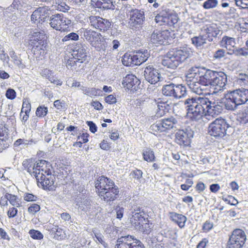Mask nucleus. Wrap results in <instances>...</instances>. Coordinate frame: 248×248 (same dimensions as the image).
Segmentation results:
<instances>
[{"label": "nucleus", "instance_id": "nucleus-1", "mask_svg": "<svg viewBox=\"0 0 248 248\" xmlns=\"http://www.w3.org/2000/svg\"><path fill=\"white\" fill-rule=\"evenodd\" d=\"M96 192L102 200L107 202L116 200L119 195V188L110 179L101 176L94 182Z\"/></svg>", "mask_w": 248, "mask_h": 248}, {"label": "nucleus", "instance_id": "nucleus-2", "mask_svg": "<svg viewBox=\"0 0 248 248\" xmlns=\"http://www.w3.org/2000/svg\"><path fill=\"white\" fill-rule=\"evenodd\" d=\"M209 99L206 97H192L184 102L187 116L193 121L198 122L203 116H206V109L209 105Z\"/></svg>", "mask_w": 248, "mask_h": 248}, {"label": "nucleus", "instance_id": "nucleus-3", "mask_svg": "<svg viewBox=\"0 0 248 248\" xmlns=\"http://www.w3.org/2000/svg\"><path fill=\"white\" fill-rule=\"evenodd\" d=\"M191 55L192 51L188 48L172 49L166 54L165 58L162 61V64L167 68L174 70Z\"/></svg>", "mask_w": 248, "mask_h": 248}, {"label": "nucleus", "instance_id": "nucleus-4", "mask_svg": "<svg viewBox=\"0 0 248 248\" xmlns=\"http://www.w3.org/2000/svg\"><path fill=\"white\" fill-rule=\"evenodd\" d=\"M248 101V89L241 88L232 91L225 96L223 104L227 110H234L239 105Z\"/></svg>", "mask_w": 248, "mask_h": 248}, {"label": "nucleus", "instance_id": "nucleus-5", "mask_svg": "<svg viewBox=\"0 0 248 248\" xmlns=\"http://www.w3.org/2000/svg\"><path fill=\"white\" fill-rule=\"evenodd\" d=\"M232 127L226 120L217 118L211 123L208 126V133L216 138L220 139L229 135Z\"/></svg>", "mask_w": 248, "mask_h": 248}, {"label": "nucleus", "instance_id": "nucleus-6", "mask_svg": "<svg viewBox=\"0 0 248 248\" xmlns=\"http://www.w3.org/2000/svg\"><path fill=\"white\" fill-rule=\"evenodd\" d=\"M161 91L164 95L176 99L185 97L187 92L185 86L172 83L163 85Z\"/></svg>", "mask_w": 248, "mask_h": 248}, {"label": "nucleus", "instance_id": "nucleus-7", "mask_svg": "<svg viewBox=\"0 0 248 248\" xmlns=\"http://www.w3.org/2000/svg\"><path fill=\"white\" fill-rule=\"evenodd\" d=\"M191 71L194 72L195 76L200 78L202 84L205 87L212 88L217 71L206 69L204 67L191 68Z\"/></svg>", "mask_w": 248, "mask_h": 248}, {"label": "nucleus", "instance_id": "nucleus-8", "mask_svg": "<svg viewBox=\"0 0 248 248\" xmlns=\"http://www.w3.org/2000/svg\"><path fill=\"white\" fill-rule=\"evenodd\" d=\"M180 126L178 119L170 116L165 118L151 126V129L154 131L165 132L173 128H178Z\"/></svg>", "mask_w": 248, "mask_h": 248}, {"label": "nucleus", "instance_id": "nucleus-9", "mask_svg": "<svg viewBox=\"0 0 248 248\" xmlns=\"http://www.w3.org/2000/svg\"><path fill=\"white\" fill-rule=\"evenodd\" d=\"M49 21L51 27L57 31H64L72 26L71 20L62 14L52 15Z\"/></svg>", "mask_w": 248, "mask_h": 248}, {"label": "nucleus", "instance_id": "nucleus-10", "mask_svg": "<svg viewBox=\"0 0 248 248\" xmlns=\"http://www.w3.org/2000/svg\"><path fill=\"white\" fill-rule=\"evenodd\" d=\"M131 217L130 221L131 224L135 228L145 221H148L149 215L145 208L138 205H133L131 208Z\"/></svg>", "mask_w": 248, "mask_h": 248}, {"label": "nucleus", "instance_id": "nucleus-11", "mask_svg": "<svg viewBox=\"0 0 248 248\" xmlns=\"http://www.w3.org/2000/svg\"><path fill=\"white\" fill-rule=\"evenodd\" d=\"M34 39L31 51L36 58L42 59L47 52V42L44 33L38 32Z\"/></svg>", "mask_w": 248, "mask_h": 248}, {"label": "nucleus", "instance_id": "nucleus-12", "mask_svg": "<svg viewBox=\"0 0 248 248\" xmlns=\"http://www.w3.org/2000/svg\"><path fill=\"white\" fill-rule=\"evenodd\" d=\"M189 70L186 76V81L187 85L191 91L197 94L201 95L203 93V91L206 89L205 86L202 84L200 78L195 76L194 72Z\"/></svg>", "mask_w": 248, "mask_h": 248}, {"label": "nucleus", "instance_id": "nucleus-13", "mask_svg": "<svg viewBox=\"0 0 248 248\" xmlns=\"http://www.w3.org/2000/svg\"><path fill=\"white\" fill-rule=\"evenodd\" d=\"M247 238L245 232L241 229L234 230L230 236L227 248H242L244 245Z\"/></svg>", "mask_w": 248, "mask_h": 248}, {"label": "nucleus", "instance_id": "nucleus-14", "mask_svg": "<svg viewBox=\"0 0 248 248\" xmlns=\"http://www.w3.org/2000/svg\"><path fill=\"white\" fill-rule=\"evenodd\" d=\"M39 186H42L44 189L53 190L54 189V181L55 177L51 174L49 170H45V173L43 172L36 177Z\"/></svg>", "mask_w": 248, "mask_h": 248}, {"label": "nucleus", "instance_id": "nucleus-15", "mask_svg": "<svg viewBox=\"0 0 248 248\" xmlns=\"http://www.w3.org/2000/svg\"><path fill=\"white\" fill-rule=\"evenodd\" d=\"M115 248H145L143 244L131 235L123 236L118 238Z\"/></svg>", "mask_w": 248, "mask_h": 248}, {"label": "nucleus", "instance_id": "nucleus-16", "mask_svg": "<svg viewBox=\"0 0 248 248\" xmlns=\"http://www.w3.org/2000/svg\"><path fill=\"white\" fill-rule=\"evenodd\" d=\"M156 23L160 25H167L169 26H173L178 22V17L170 10H163L155 17Z\"/></svg>", "mask_w": 248, "mask_h": 248}, {"label": "nucleus", "instance_id": "nucleus-17", "mask_svg": "<svg viewBox=\"0 0 248 248\" xmlns=\"http://www.w3.org/2000/svg\"><path fill=\"white\" fill-rule=\"evenodd\" d=\"M194 134V131L189 126L184 129L179 130L175 134L176 142L181 146H188Z\"/></svg>", "mask_w": 248, "mask_h": 248}, {"label": "nucleus", "instance_id": "nucleus-18", "mask_svg": "<svg viewBox=\"0 0 248 248\" xmlns=\"http://www.w3.org/2000/svg\"><path fill=\"white\" fill-rule=\"evenodd\" d=\"M89 22L93 28L102 32L107 31L112 26L110 21L99 16H90Z\"/></svg>", "mask_w": 248, "mask_h": 248}, {"label": "nucleus", "instance_id": "nucleus-19", "mask_svg": "<svg viewBox=\"0 0 248 248\" xmlns=\"http://www.w3.org/2000/svg\"><path fill=\"white\" fill-rule=\"evenodd\" d=\"M129 16V24L132 27H136L143 23L144 13L142 10L138 9H132L128 12Z\"/></svg>", "mask_w": 248, "mask_h": 248}, {"label": "nucleus", "instance_id": "nucleus-20", "mask_svg": "<svg viewBox=\"0 0 248 248\" xmlns=\"http://www.w3.org/2000/svg\"><path fill=\"white\" fill-rule=\"evenodd\" d=\"M144 76L145 79L152 84L156 83L161 78V75L158 70L151 65L145 68Z\"/></svg>", "mask_w": 248, "mask_h": 248}, {"label": "nucleus", "instance_id": "nucleus-21", "mask_svg": "<svg viewBox=\"0 0 248 248\" xmlns=\"http://www.w3.org/2000/svg\"><path fill=\"white\" fill-rule=\"evenodd\" d=\"M49 15L47 7H40L33 11L31 16V20L34 23L44 22L48 17Z\"/></svg>", "mask_w": 248, "mask_h": 248}, {"label": "nucleus", "instance_id": "nucleus-22", "mask_svg": "<svg viewBox=\"0 0 248 248\" xmlns=\"http://www.w3.org/2000/svg\"><path fill=\"white\" fill-rule=\"evenodd\" d=\"M202 31L207 41L212 42L214 41V39L221 32V31L216 24H213L204 27Z\"/></svg>", "mask_w": 248, "mask_h": 248}, {"label": "nucleus", "instance_id": "nucleus-23", "mask_svg": "<svg viewBox=\"0 0 248 248\" xmlns=\"http://www.w3.org/2000/svg\"><path fill=\"white\" fill-rule=\"evenodd\" d=\"M227 82V77L226 74L223 72H217L215 81L212 84V88L216 91H214V93H216L218 91L222 90L225 88Z\"/></svg>", "mask_w": 248, "mask_h": 248}, {"label": "nucleus", "instance_id": "nucleus-24", "mask_svg": "<svg viewBox=\"0 0 248 248\" xmlns=\"http://www.w3.org/2000/svg\"><path fill=\"white\" fill-rule=\"evenodd\" d=\"M72 55L79 61V63H82L86 60L87 57L86 47L84 44L76 43L72 48Z\"/></svg>", "mask_w": 248, "mask_h": 248}, {"label": "nucleus", "instance_id": "nucleus-25", "mask_svg": "<svg viewBox=\"0 0 248 248\" xmlns=\"http://www.w3.org/2000/svg\"><path fill=\"white\" fill-rule=\"evenodd\" d=\"M140 83V80L135 76L128 74L124 78L122 84L128 90L136 91Z\"/></svg>", "mask_w": 248, "mask_h": 248}, {"label": "nucleus", "instance_id": "nucleus-26", "mask_svg": "<svg viewBox=\"0 0 248 248\" xmlns=\"http://www.w3.org/2000/svg\"><path fill=\"white\" fill-rule=\"evenodd\" d=\"M83 36L87 41L89 42L92 46L96 45L101 41V34L91 29H85L83 31Z\"/></svg>", "mask_w": 248, "mask_h": 248}, {"label": "nucleus", "instance_id": "nucleus-27", "mask_svg": "<svg viewBox=\"0 0 248 248\" xmlns=\"http://www.w3.org/2000/svg\"><path fill=\"white\" fill-rule=\"evenodd\" d=\"M209 104V103H207ZM207 107L206 109V116L216 117L223 110L222 107L215 102H212L209 100V105Z\"/></svg>", "mask_w": 248, "mask_h": 248}, {"label": "nucleus", "instance_id": "nucleus-28", "mask_svg": "<svg viewBox=\"0 0 248 248\" xmlns=\"http://www.w3.org/2000/svg\"><path fill=\"white\" fill-rule=\"evenodd\" d=\"M167 36L164 31L155 30L151 36V41L153 44H163L166 40Z\"/></svg>", "mask_w": 248, "mask_h": 248}, {"label": "nucleus", "instance_id": "nucleus-29", "mask_svg": "<svg viewBox=\"0 0 248 248\" xmlns=\"http://www.w3.org/2000/svg\"><path fill=\"white\" fill-rule=\"evenodd\" d=\"M235 38L228 36H224L219 42V45L221 47L226 48L232 51L235 48Z\"/></svg>", "mask_w": 248, "mask_h": 248}, {"label": "nucleus", "instance_id": "nucleus-30", "mask_svg": "<svg viewBox=\"0 0 248 248\" xmlns=\"http://www.w3.org/2000/svg\"><path fill=\"white\" fill-rule=\"evenodd\" d=\"M135 57L134 60H135V65H140L143 62H146L148 59L149 54L147 50H144L143 51H138L134 54Z\"/></svg>", "mask_w": 248, "mask_h": 248}, {"label": "nucleus", "instance_id": "nucleus-31", "mask_svg": "<svg viewBox=\"0 0 248 248\" xmlns=\"http://www.w3.org/2000/svg\"><path fill=\"white\" fill-rule=\"evenodd\" d=\"M170 217L172 221L177 224L180 228H183L185 227L187 220L186 216L182 214L172 213H171Z\"/></svg>", "mask_w": 248, "mask_h": 248}, {"label": "nucleus", "instance_id": "nucleus-32", "mask_svg": "<svg viewBox=\"0 0 248 248\" xmlns=\"http://www.w3.org/2000/svg\"><path fill=\"white\" fill-rule=\"evenodd\" d=\"M191 40L192 44L197 48H201L202 46L208 42L202 32L199 36L193 37Z\"/></svg>", "mask_w": 248, "mask_h": 248}, {"label": "nucleus", "instance_id": "nucleus-33", "mask_svg": "<svg viewBox=\"0 0 248 248\" xmlns=\"http://www.w3.org/2000/svg\"><path fill=\"white\" fill-rule=\"evenodd\" d=\"M6 130L4 126L0 125V144H1V142H3L5 148L8 147L10 141Z\"/></svg>", "mask_w": 248, "mask_h": 248}, {"label": "nucleus", "instance_id": "nucleus-34", "mask_svg": "<svg viewBox=\"0 0 248 248\" xmlns=\"http://www.w3.org/2000/svg\"><path fill=\"white\" fill-rule=\"evenodd\" d=\"M157 108V111L156 113L157 117H161L164 116L169 110V105L164 102H158Z\"/></svg>", "mask_w": 248, "mask_h": 248}, {"label": "nucleus", "instance_id": "nucleus-35", "mask_svg": "<svg viewBox=\"0 0 248 248\" xmlns=\"http://www.w3.org/2000/svg\"><path fill=\"white\" fill-rule=\"evenodd\" d=\"M9 55L13 59L14 64L19 68L23 69L26 68V65L22 63L21 59L18 57L13 49L9 51Z\"/></svg>", "mask_w": 248, "mask_h": 248}, {"label": "nucleus", "instance_id": "nucleus-36", "mask_svg": "<svg viewBox=\"0 0 248 248\" xmlns=\"http://www.w3.org/2000/svg\"><path fill=\"white\" fill-rule=\"evenodd\" d=\"M80 89L85 94L90 97L99 95L101 92L99 89L95 88H88L84 86H81Z\"/></svg>", "mask_w": 248, "mask_h": 248}, {"label": "nucleus", "instance_id": "nucleus-37", "mask_svg": "<svg viewBox=\"0 0 248 248\" xmlns=\"http://www.w3.org/2000/svg\"><path fill=\"white\" fill-rule=\"evenodd\" d=\"M134 57H135L134 54L131 55L130 53H125L123 57V64L126 66H131L132 64L135 65L136 62L134 60Z\"/></svg>", "mask_w": 248, "mask_h": 248}, {"label": "nucleus", "instance_id": "nucleus-38", "mask_svg": "<svg viewBox=\"0 0 248 248\" xmlns=\"http://www.w3.org/2000/svg\"><path fill=\"white\" fill-rule=\"evenodd\" d=\"M142 155L144 160L152 162L155 160L154 152L151 149L146 148L143 151Z\"/></svg>", "mask_w": 248, "mask_h": 248}, {"label": "nucleus", "instance_id": "nucleus-39", "mask_svg": "<svg viewBox=\"0 0 248 248\" xmlns=\"http://www.w3.org/2000/svg\"><path fill=\"white\" fill-rule=\"evenodd\" d=\"M36 166V163L34 162V160L31 159V162L27 169V171L30 173L31 176H34L35 178L37 177L38 175L40 174L39 171H38L35 168Z\"/></svg>", "mask_w": 248, "mask_h": 248}, {"label": "nucleus", "instance_id": "nucleus-40", "mask_svg": "<svg viewBox=\"0 0 248 248\" xmlns=\"http://www.w3.org/2000/svg\"><path fill=\"white\" fill-rule=\"evenodd\" d=\"M149 221L148 219V221H145L136 228L144 233L149 234L151 231L152 225V224H149Z\"/></svg>", "mask_w": 248, "mask_h": 248}, {"label": "nucleus", "instance_id": "nucleus-41", "mask_svg": "<svg viewBox=\"0 0 248 248\" xmlns=\"http://www.w3.org/2000/svg\"><path fill=\"white\" fill-rule=\"evenodd\" d=\"M230 54H233L236 56H248V48L243 47L241 48H234L233 49L232 52Z\"/></svg>", "mask_w": 248, "mask_h": 248}, {"label": "nucleus", "instance_id": "nucleus-42", "mask_svg": "<svg viewBox=\"0 0 248 248\" xmlns=\"http://www.w3.org/2000/svg\"><path fill=\"white\" fill-rule=\"evenodd\" d=\"M217 4V0H207L203 3L202 6L205 9H210L216 7Z\"/></svg>", "mask_w": 248, "mask_h": 248}, {"label": "nucleus", "instance_id": "nucleus-43", "mask_svg": "<svg viewBox=\"0 0 248 248\" xmlns=\"http://www.w3.org/2000/svg\"><path fill=\"white\" fill-rule=\"evenodd\" d=\"M48 108L44 106H39L36 110V115L40 118L45 117L47 113Z\"/></svg>", "mask_w": 248, "mask_h": 248}, {"label": "nucleus", "instance_id": "nucleus-44", "mask_svg": "<svg viewBox=\"0 0 248 248\" xmlns=\"http://www.w3.org/2000/svg\"><path fill=\"white\" fill-rule=\"evenodd\" d=\"M77 62H79V61L76 58L73 57L69 58L66 62V66L69 69H76L77 65Z\"/></svg>", "mask_w": 248, "mask_h": 248}, {"label": "nucleus", "instance_id": "nucleus-45", "mask_svg": "<svg viewBox=\"0 0 248 248\" xmlns=\"http://www.w3.org/2000/svg\"><path fill=\"white\" fill-rule=\"evenodd\" d=\"M96 6L99 8H102L104 10H108V9H111L113 10L114 9L115 6L113 4L112 1L109 2H107L106 3H100L99 2H97V4H95Z\"/></svg>", "mask_w": 248, "mask_h": 248}, {"label": "nucleus", "instance_id": "nucleus-46", "mask_svg": "<svg viewBox=\"0 0 248 248\" xmlns=\"http://www.w3.org/2000/svg\"><path fill=\"white\" fill-rule=\"evenodd\" d=\"M93 232L94 237L96 238L97 240L101 243L104 248H107L108 246L107 244L104 241V236L100 233L97 232L95 229L93 230Z\"/></svg>", "mask_w": 248, "mask_h": 248}, {"label": "nucleus", "instance_id": "nucleus-47", "mask_svg": "<svg viewBox=\"0 0 248 248\" xmlns=\"http://www.w3.org/2000/svg\"><path fill=\"white\" fill-rule=\"evenodd\" d=\"M241 122L246 124L248 123V106L246 107L240 114Z\"/></svg>", "mask_w": 248, "mask_h": 248}, {"label": "nucleus", "instance_id": "nucleus-48", "mask_svg": "<svg viewBox=\"0 0 248 248\" xmlns=\"http://www.w3.org/2000/svg\"><path fill=\"white\" fill-rule=\"evenodd\" d=\"M9 202L13 206L17 207H19L21 204L17 196L10 194H9Z\"/></svg>", "mask_w": 248, "mask_h": 248}, {"label": "nucleus", "instance_id": "nucleus-49", "mask_svg": "<svg viewBox=\"0 0 248 248\" xmlns=\"http://www.w3.org/2000/svg\"><path fill=\"white\" fill-rule=\"evenodd\" d=\"M29 234L31 237L34 239L41 240L43 238V234L37 230H31L29 232Z\"/></svg>", "mask_w": 248, "mask_h": 248}, {"label": "nucleus", "instance_id": "nucleus-50", "mask_svg": "<svg viewBox=\"0 0 248 248\" xmlns=\"http://www.w3.org/2000/svg\"><path fill=\"white\" fill-rule=\"evenodd\" d=\"M104 229L105 232L108 234H112L113 235L117 233L116 227L111 224H106L104 225Z\"/></svg>", "mask_w": 248, "mask_h": 248}, {"label": "nucleus", "instance_id": "nucleus-51", "mask_svg": "<svg viewBox=\"0 0 248 248\" xmlns=\"http://www.w3.org/2000/svg\"><path fill=\"white\" fill-rule=\"evenodd\" d=\"M78 38L79 36L78 34L75 32H71L65 35L62 39V41L63 42H66L69 40L77 41L78 39Z\"/></svg>", "mask_w": 248, "mask_h": 248}, {"label": "nucleus", "instance_id": "nucleus-52", "mask_svg": "<svg viewBox=\"0 0 248 248\" xmlns=\"http://www.w3.org/2000/svg\"><path fill=\"white\" fill-rule=\"evenodd\" d=\"M51 231L53 232H55L57 236L60 237L61 239L65 237V233L64 231L57 226L52 228Z\"/></svg>", "mask_w": 248, "mask_h": 248}, {"label": "nucleus", "instance_id": "nucleus-53", "mask_svg": "<svg viewBox=\"0 0 248 248\" xmlns=\"http://www.w3.org/2000/svg\"><path fill=\"white\" fill-rule=\"evenodd\" d=\"M35 163L36 166L35 168L38 171H39V174H41L42 172L45 173V170L43 168V166L46 164V161L45 160H39V162Z\"/></svg>", "mask_w": 248, "mask_h": 248}, {"label": "nucleus", "instance_id": "nucleus-54", "mask_svg": "<svg viewBox=\"0 0 248 248\" xmlns=\"http://www.w3.org/2000/svg\"><path fill=\"white\" fill-rule=\"evenodd\" d=\"M31 105L30 103L28 102H24L22 105V108H21V112H20V116H22V115L23 113H30L31 111Z\"/></svg>", "mask_w": 248, "mask_h": 248}, {"label": "nucleus", "instance_id": "nucleus-55", "mask_svg": "<svg viewBox=\"0 0 248 248\" xmlns=\"http://www.w3.org/2000/svg\"><path fill=\"white\" fill-rule=\"evenodd\" d=\"M238 81L239 83H243L245 84L248 85V75L246 74L240 73L238 75Z\"/></svg>", "mask_w": 248, "mask_h": 248}, {"label": "nucleus", "instance_id": "nucleus-56", "mask_svg": "<svg viewBox=\"0 0 248 248\" xmlns=\"http://www.w3.org/2000/svg\"><path fill=\"white\" fill-rule=\"evenodd\" d=\"M142 171L140 170L136 169L135 170H133L131 175L134 177L135 179H137L139 181H140V179L142 177Z\"/></svg>", "mask_w": 248, "mask_h": 248}, {"label": "nucleus", "instance_id": "nucleus-57", "mask_svg": "<svg viewBox=\"0 0 248 248\" xmlns=\"http://www.w3.org/2000/svg\"><path fill=\"white\" fill-rule=\"evenodd\" d=\"M40 210V206L36 203L32 204L28 209V212L30 214H35Z\"/></svg>", "mask_w": 248, "mask_h": 248}, {"label": "nucleus", "instance_id": "nucleus-58", "mask_svg": "<svg viewBox=\"0 0 248 248\" xmlns=\"http://www.w3.org/2000/svg\"><path fill=\"white\" fill-rule=\"evenodd\" d=\"M236 5L242 8H248V0H234Z\"/></svg>", "mask_w": 248, "mask_h": 248}, {"label": "nucleus", "instance_id": "nucleus-59", "mask_svg": "<svg viewBox=\"0 0 248 248\" xmlns=\"http://www.w3.org/2000/svg\"><path fill=\"white\" fill-rule=\"evenodd\" d=\"M6 96L9 99H14L16 97V92L13 89H8L6 92Z\"/></svg>", "mask_w": 248, "mask_h": 248}, {"label": "nucleus", "instance_id": "nucleus-60", "mask_svg": "<svg viewBox=\"0 0 248 248\" xmlns=\"http://www.w3.org/2000/svg\"><path fill=\"white\" fill-rule=\"evenodd\" d=\"M225 53V50L223 49H219L215 52L213 57L216 59H220L224 57Z\"/></svg>", "mask_w": 248, "mask_h": 248}, {"label": "nucleus", "instance_id": "nucleus-61", "mask_svg": "<svg viewBox=\"0 0 248 248\" xmlns=\"http://www.w3.org/2000/svg\"><path fill=\"white\" fill-rule=\"evenodd\" d=\"M10 58L9 56L4 52L3 49L0 50V60L3 62H9Z\"/></svg>", "mask_w": 248, "mask_h": 248}, {"label": "nucleus", "instance_id": "nucleus-62", "mask_svg": "<svg viewBox=\"0 0 248 248\" xmlns=\"http://www.w3.org/2000/svg\"><path fill=\"white\" fill-rule=\"evenodd\" d=\"M24 200L28 202L35 201L37 197L31 193H25L24 195Z\"/></svg>", "mask_w": 248, "mask_h": 248}, {"label": "nucleus", "instance_id": "nucleus-63", "mask_svg": "<svg viewBox=\"0 0 248 248\" xmlns=\"http://www.w3.org/2000/svg\"><path fill=\"white\" fill-rule=\"evenodd\" d=\"M9 201V193H6L0 198V203L1 206H6L8 205Z\"/></svg>", "mask_w": 248, "mask_h": 248}, {"label": "nucleus", "instance_id": "nucleus-64", "mask_svg": "<svg viewBox=\"0 0 248 248\" xmlns=\"http://www.w3.org/2000/svg\"><path fill=\"white\" fill-rule=\"evenodd\" d=\"M105 101L108 104H112L116 103L117 99L113 95L110 94L105 98Z\"/></svg>", "mask_w": 248, "mask_h": 248}]
</instances>
